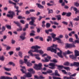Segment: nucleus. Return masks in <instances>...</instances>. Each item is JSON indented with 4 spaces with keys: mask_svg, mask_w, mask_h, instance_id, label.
Segmentation results:
<instances>
[{
    "mask_svg": "<svg viewBox=\"0 0 79 79\" xmlns=\"http://www.w3.org/2000/svg\"><path fill=\"white\" fill-rule=\"evenodd\" d=\"M79 63L77 62H74L73 64H71L70 66H76L77 67H79Z\"/></svg>",
    "mask_w": 79,
    "mask_h": 79,
    "instance_id": "nucleus-11",
    "label": "nucleus"
},
{
    "mask_svg": "<svg viewBox=\"0 0 79 79\" xmlns=\"http://www.w3.org/2000/svg\"><path fill=\"white\" fill-rule=\"evenodd\" d=\"M71 15V12L67 13L66 15L67 16H68V17H69Z\"/></svg>",
    "mask_w": 79,
    "mask_h": 79,
    "instance_id": "nucleus-43",
    "label": "nucleus"
},
{
    "mask_svg": "<svg viewBox=\"0 0 79 79\" xmlns=\"http://www.w3.org/2000/svg\"><path fill=\"white\" fill-rule=\"evenodd\" d=\"M8 13H10V14H7V17L11 18L12 19L13 18V16L15 15V12H14L13 11H10L8 12Z\"/></svg>",
    "mask_w": 79,
    "mask_h": 79,
    "instance_id": "nucleus-5",
    "label": "nucleus"
},
{
    "mask_svg": "<svg viewBox=\"0 0 79 79\" xmlns=\"http://www.w3.org/2000/svg\"><path fill=\"white\" fill-rule=\"evenodd\" d=\"M26 77H32V75L28 72L27 73H26Z\"/></svg>",
    "mask_w": 79,
    "mask_h": 79,
    "instance_id": "nucleus-15",
    "label": "nucleus"
},
{
    "mask_svg": "<svg viewBox=\"0 0 79 79\" xmlns=\"http://www.w3.org/2000/svg\"><path fill=\"white\" fill-rule=\"evenodd\" d=\"M55 76H59V77L60 76V74L58 73V71L57 70L55 71Z\"/></svg>",
    "mask_w": 79,
    "mask_h": 79,
    "instance_id": "nucleus-19",
    "label": "nucleus"
},
{
    "mask_svg": "<svg viewBox=\"0 0 79 79\" xmlns=\"http://www.w3.org/2000/svg\"><path fill=\"white\" fill-rule=\"evenodd\" d=\"M25 14L26 15H29L30 14V11H28V10L26 11L25 12Z\"/></svg>",
    "mask_w": 79,
    "mask_h": 79,
    "instance_id": "nucleus-58",
    "label": "nucleus"
},
{
    "mask_svg": "<svg viewBox=\"0 0 79 79\" xmlns=\"http://www.w3.org/2000/svg\"><path fill=\"white\" fill-rule=\"evenodd\" d=\"M6 79H13L12 77H6Z\"/></svg>",
    "mask_w": 79,
    "mask_h": 79,
    "instance_id": "nucleus-64",
    "label": "nucleus"
},
{
    "mask_svg": "<svg viewBox=\"0 0 79 79\" xmlns=\"http://www.w3.org/2000/svg\"><path fill=\"white\" fill-rule=\"evenodd\" d=\"M26 64H27V66H28L29 67L31 66L32 65V64L30 63V62H27Z\"/></svg>",
    "mask_w": 79,
    "mask_h": 79,
    "instance_id": "nucleus-23",
    "label": "nucleus"
},
{
    "mask_svg": "<svg viewBox=\"0 0 79 79\" xmlns=\"http://www.w3.org/2000/svg\"><path fill=\"white\" fill-rule=\"evenodd\" d=\"M6 77L1 76L0 77V79H6Z\"/></svg>",
    "mask_w": 79,
    "mask_h": 79,
    "instance_id": "nucleus-44",
    "label": "nucleus"
},
{
    "mask_svg": "<svg viewBox=\"0 0 79 79\" xmlns=\"http://www.w3.org/2000/svg\"><path fill=\"white\" fill-rule=\"evenodd\" d=\"M61 71L64 73V74H67V72L66 71V70H62Z\"/></svg>",
    "mask_w": 79,
    "mask_h": 79,
    "instance_id": "nucleus-59",
    "label": "nucleus"
},
{
    "mask_svg": "<svg viewBox=\"0 0 79 79\" xmlns=\"http://www.w3.org/2000/svg\"><path fill=\"white\" fill-rule=\"evenodd\" d=\"M18 55L20 57L23 58V53L22 52H19Z\"/></svg>",
    "mask_w": 79,
    "mask_h": 79,
    "instance_id": "nucleus-28",
    "label": "nucleus"
},
{
    "mask_svg": "<svg viewBox=\"0 0 79 79\" xmlns=\"http://www.w3.org/2000/svg\"><path fill=\"white\" fill-rule=\"evenodd\" d=\"M26 75H24L23 77H21L20 78L21 79H26Z\"/></svg>",
    "mask_w": 79,
    "mask_h": 79,
    "instance_id": "nucleus-46",
    "label": "nucleus"
},
{
    "mask_svg": "<svg viewBox=\"0 0 79 79\" xmlns=\"http://www.w3.org/2000/svg\"><path fill=\"white\" fill-rule=\"evenodd\" d=\"M75 43H77V44H79V40H75Z\"/></svg>",
    "mask_w": 79,
    "mask_h": 79,
    "instance_id": "nucleus-63",
    "label": "nucleus"
},
{
    "mask_svg": "<svg viewBox=\"0 0 79 79\" xmlns=\"http://www.w3.org/2000/svg\"><path fill=\"white\" fill-rule=\"evenodd\" d=\"M57 45L53 44L52 46L48 48L47 50L48 51H51V52H53L54 53H56V50H58L60 52L57 53V55L60 57V58H63V56L62 55V51L60 50V48H57L56 47H57Z\"/></svg>",
    "mask_w": 79,
    "mask_h": 79,
    "instance_id": "nucleus-1",
    "label": "nucleus"
},
{
    "mask_svg": "<svg viewBox=\"0 0 79 79\" xmlns=\"http://www.w3.org/2000/svg\"><path fill=\"white\" fill-rule=\"evenodd\" d=\"M63 37V35H60L57 38H59V39H62Z\"/></svg>",
    "mask_w": 79,
    "mask_h": 79,
    "instance_id": "nucleus-51",
    "label": "nucleus"
},
{
    "mask_svg": "<svg viewBox=\"0 0 79 79\" xmlns=\"http://www.w3.org/2000/svg\"><path fill=\"white\" fill-rule=\"evenodd\" d=\"M75 56L73 55H70L69 57L70 58L74 60V59H76L77 58V56H79V52L77 50H75Z\"/></svg>",
    "mask_w": 79,
    "mask_h": 79,
    "instance_id": "nucleus-3",
    "label": "nucleus"
},
{
    "mask_svg": "<svg viewBox=\"0 0 79 79\" xmlns=\"http://www.w3.org/2000/svg\"><path fill=\"white\" fill-rule=\"evenodd\" d=\"M62 23H63L64 24H65V25H67L68 24L67 22H66L65 21H63L62 22Z\"/></svg>",
    "mask_w": 79,
    "mask_h": 79,
    "instance_id": "nucleus-61",
    "label": "nucleus"
},
{
    "mask_svg": "<svg viewBox=\"0 0 79 79\" xmlns=\"http://www.w3.org/2000/svg\"><path fill=\"white\" fill-rule=\"evenodd\" d=\"M5 31V27L4 26H3L2 27V31L3 32V31Z\"/></svg>",
    "mask_w": 79,
    "mask_h": 79,
    "instance_id": "nucleus-49",
    "label": "nucleus"
},
{
    "mask_svg": "<svg viewBox=\"0 0 79 79\" xmlns=\"http://www.w3.org/2000/svg\"><path fill=\"white\" fill-rule=\"evenodd\" d=\"M58 69L60 71L61 69H63V68H64V67L63 65H58Z\"/></svg>",
    "mask_w": 79,
    "mask_h": 79,
    "instance_id": "nucleus-17",
    "label": "nucleus"
},
{
    "mask_svg": "<svg viewBox=\"0 0 79 79\" xmlns=\"http://www.w3.org/2000/svg\"><path fill=\"white\" fill-rule=\"evenodd\" d=\"M6 27L7 29H11V26L7 25L6 26Z\"/></svg>",
    "mask_w": 79,
    "mask_h": 79,
    "instance_id": "nucleus-36",
    "label": "nucleus"
},
{
    "mask_svg": "<svg viewBox=\"0 0 79 79\" xmlns=\"http://www.w3.org/2000/svg\"><path fill=\"white\" fill-rule=\"evenodd\" d=\"M64 66H69V63L68 62H66L64 64Z\"/></svg>",
    "mask_w": 79,
    "mask_h": 79,
    "instance_id": "nucleus-34",
    "label": "nucleus"
},
{
    "mask_svg": "<svg viewBox=\"0 0 79 79\" xmlns=\"http://www.w3.org/2000/svg\"><path fill=\"white\" fill-rule=\"evenodd\" d=\"M65 39H68V38H69V36H68V35L67 34H65Z\"/></svg>",
    "mask_w": 79,
    "mask_h": 79,
    "instance_id": "nucleus-60",
    "label": "nucleus"
},
{
    "mask_svg": "<svg viewBox=\"0 0 79 79\" xmlns=\"http://www.w3.org/2000/svg\"><path fill=\"white\" fill-rule=\"evenodd\" d=\"M19 28H20V29H19V28L17 29V31H18V32L21 31H22V29H23L22 27L20 26H19Z\"/></svg>",
    "mask_w": 79,
    "mask_h": 79,
    "instance_id": "nucleus-20",
    "label": "nucleus"
},
{
    "mask_svg": "<svg viewBox=\"0 0 79 79\" xmlns=\"http://www.w3.org/2000/svg\"><path fill=\"white\" fill-rule=\"evenodd\" d=\"M34 21H31L29 22V24H30V25H31V26H36V25L35 24H34Z\"/></svg>",
    "mask_w": 79,
    "mask_h": 79,
    "instance_id": "nucleus-16",
    "label": "nucleus"
},
{
    "mask_svg": "<svg viewBox=\"0 0 79 79\" xmlns=\"http://www.w3.org/2000/svg\"><path fill=\"white\" fill-rule=\"evenodd\" d=\"M36 28L37 29V32H38V33H39L40 32V28Z\"/></svg>",
    "mask_w": 79,
    "mask_h": 79,
    "instance_id": "nucleus-45",
    "label": "nucleus"
},
{
    "mask_svg": "<svg viewBox=\"0 0 79 79\" xmlns=\"http://www.w3.org/2000/svg\"><path fill=\"white\" fill-rule=\"evenodd\" d=\"M76 76V73H75L71 75L70 76V77H74Z\"/></svg>",
    "mask_w": 79,
    "mask_h": 79,
    "instance_id": "nucleus-53",
    "label": "nucleus"
},
{
    "mask_svg": "<svg viewBox=\"0 0 79 79\" xmlns=\"http://www.w3.org/2000/svg\"><path fill=\"white\" fill-rule=\"evenodd\" d=\"M56 17L57 18L58 21H60L61 19V16L60 15H56Z\"/></svg>",
    "mask_w": 79,
    "mask_h": 79,
    "instance_id": "nucleus-14",
    "label": "nucleus"
},
{
    "mask_svg": "<svg viewBox=\"0 0 79 79\" xmlns=\"http://www.w3.org/2000/svg\"><path fill=\"white\" fill-rule=\"evenodd\" d=\"M52 35V37L53 38H55V37H56V34H53V33L51 34Z\"/></svg>",
    "mask_w": 79,
    "mask_h": 79,
    "instance_id": "nucleus-47",
    "label": "nucleus"
},
{
    "mask_svg": "<svg viewBox=\"0 0 79 79\" xmlns=\"http://www.w3.org/2000/svg\"><path fill=\"white\" fill-rule=\"evenodd\" d=\"M70 23L71 25V27H73V22L72 21H70Z\"/></svg>",
    "mask_w": 79,
    "mask_h": 79,
    "instance_id": "nucleus-62",
    "label": "nucleus"
},
{
    "mask_svg": "<svg viewBox=\"0 0 79 79\" xmlns=\"http://www.w3.org/2000/svg\"><path fill=\"white\" fill-rule=\"evenodd\" d=\"M48 10V14H50V13H53V11L52 9H49V8L47 9Z\"/></svg>",
    "mask_w": 79,
    "mask_h": 79,
    "instance_id": "nucleus-18",
    "label": "nucleus"
},
{
    "mask_svg": "<svg viewBox=\"0 0 79 79\" xmlns=\"http://www.w3.org/2000/svg\"><path fill=\"white\" fill-rule=\"evenodd\" d=\"M20 22L21 23H22V24H23L25 23V21L24 20H21L20 21Z\"/></svg>",
    "mask_w": 79,
    "mask_h": 79,
    "instance_id": "nucleus-48",
    "label": "nucleus"
},
{
    "mask_svg": "<svg viewBox=\"0 0 79 79\" xmlns=\"http://www.w3.org/2000/svg\"><path fill=\"white\" fill-rule=\"evenodd\" d=\"M74 5L77 6V7H78L79 6V3L77 2H75L74 3Z\"/></svg>",
    "mask_w": 79,
    "mask_h": 79,
    "instance_id": "nucleus-31",
    "label": "nucleus"
},
{
    "mask_svg": "<svg viewBox=\"0 0 79 79\" xmlns=\"http://www.w3.org/2000/svg\"><path fill=\"white\" fill-rule=\"evenodd\" d=\"M67 55L68 54H71V53H73V52H70L69 50H68L66 52Z\"/></svg>",
    "mask_w": 79,
    "mask_h": 79,
    "instance_id": "nucleus-38",
    "label": "nucleus"
},
{
    "mask_svg": "<svg viewBox=\"0 0 79 79\" xmlns=\"http://www.w3.org/2000/svg\"><path fill=\"white\" fill-rule=\"evenodd\" d=\"M24 63H25V64H27V63H28V61H27V59H25L24 58Z\"/></svg>",
    "mask_w": 79,
    "mask_h": 79,
    "instance_id": "nucleus-41",
    "label": "nucleus"
},
{
    "mask_svg": "<svg viewBox=\"0 0 79 79\" xmlns=\"http://www.w3.org/2000/svg\"><path fill=\"white\" fill-rule=\"evenodd\" d=\"M74 36H75L76 39H78V35L77 34H75L74 35Z\"/></svg>",
    "mask_w": 79,
    "mask_h": 79,
    "instance_id": "nucleus-54",
    "label": "nucleus"
},
{
    "mask_svg": "<svg viewBox=\"0 0 79 79\" xmlns=\"http://www.w3.org/2000/svg\"><path fill=\"white\" fill-rule=\"evenodd\" d=\"M32 52H36V53L38 52V49H35L34 51L31 50L28 52V53H29V54H30L31 56H34V55H33V54H32Z\"/></svg>",
    "mask_w": 79,
    "mask_h": 79,
    "instance_id": "nucleus-8",
    "label": "nucleus"
},
{
    "mask_svg": "<svg viewBox=\"0 0 79 79\" xmlns=\"http://www.w3.org/2000/svg\"><path fill=\"white\" fill-rule=\"evenodd\" d=\"M69 42H74L73 41V39L72 38H70L69 40Z\"/></svg>",
    "mask_w": 79,
    "mask_h": 79,
    "instance_id": "nucleus-39",
    "label": "nucleus"
},
{
    "mask_svg": "<svg viewBox=\"0 0 79 79\" xmlns=\"http://www.w3.org/2000/svg\"><path fill=\"white\" fill-rule=\"evenodd\" d=\"M72 47H76V46L73 44H70V48Z\"/></svg>",
    "mask_w": 79,
    "mask_h": 79,
    "instance_id": "nucleus-40",
    "label": "nucleus"
},
{
    "mask_svg": "<svg viewBox=\"0 0 79 79\" xmlns=\"http://www.w3.org/2000/svg\"><path fill=\"white\" fill-rule=\"evenodd\" d=\"M8 53L10 54V56H11L14 53V52H13V51H10Z\"/></svg>",
    "mask_w": 79,
    "mask_h": 79,
    "instance_id": "nucleus-37",
    "label": "nucleus"
},
{
    "mask_svg": "<svg viewBox=\"0 0 79 79\" xmlns=\"http://www.w3.org/2000/svg\"><path fill=\"white\" fill-rule=\"evenodd\" d=\"M49 66H51L49 67V68L51 69H55V66H56L55 64L53 63H50L49 64Z\"/></svg>",
    "mask_w": 79,
    "mask_h": 79,
    "instance_id": "nucleus-7",
    "label": "nucleus"
},
{
    "mask_svg": "<svg viewBox=\"0 0 79 79\" xmlns=\"http://www.w3.org/2000/svg\"><path fill=\"white\" fill-rule=\"evenodd\" d=\"M38 52L37 53H39V52L40 53V55H42V54H44V51H42V50H38Z\"/></svg>",
    "mask_w": 79,
    "mask_h": 79,
    "instance_id": "nucleus-21",
    "label": "nucleus"
},
{
    "mask_svg": "<svg viewBox=\"0 0 79 79\" xmlns=\"http://www.w3.org/2000/svg\"><path fill=\"white\" fill-rule=\"evenodd\" d=\"M31 21H34V20H35V19H36V18L35 17H31Z\"/></svg>",
    "mask_w": 79,
    "mask_h": 79,
    "instance_id": "nucleus-33",
    "label": "nucleus"
},
{
    "mask_svg": "<svg viewBox=\"0 0 79 79\" xmlns=\"http://www.w3.org/2000/svg\"><path fill=\"white\" fill-rule=\"evenodd\" d=\"M19 63L20 64H24V62L23 61V60L22 59H20L19 61Z\"/></svg>",
    "mask_w": 79,
    "mask_h": 79,
    "instance_id": "nucleus-25",
    "label": "nucleus"
},
{
    "mask_svg": "<svg viewBox=\"0 0 79 79\" xmlns=\"http://www.w3.org/2000/svg\"><path fill=\"white\" fill-rule=\"evenodd\" d=\"M53 39V42H55V41H56V40H58V38H54Z\"/></svg>",
    "mask_w": 79,
    "mask_h": 79,
    "instance_id": "nucleus-56",
    "label": "nucleus"
},
{
    "mask_svg": "<svg viewBox=\"0 0 79 79\" xmlns=\"http://www.w3.org/2000/svg\"><path fill=\"white\" fill-rule=\"evenodd\" d=\"M5 70L6 71H10L11 70V69H9L8 68H6L5 67L4 68Z\"/></svg>",
    "mask_w": 79,
    "mask_h": 79,
    "instance_id": "nucleus-32",
    "label": "nucleus"
},
{
    "mask_svg": "<svg viewBox=\"0 0 79 79\" xmlns=\"http://www.w3.org/2000/svg\"><path fill=\"white\" fill-rule=\"evenodd\" d=\"M15 42H16V41H15V40H13V39H12V40H11V43L12 44H15Z\"/></svg>",
    "mask_w": 79,
    "mask_h": 79,
    "instance_id": "nucleus-57",
    "label": "nucleus"
},
{
    "mask_svg": "<svg viewBox=\"0 0 79 79\" xmlns=\"http://www.w3.org/2000/svg\"><path fill=\"white\" fill-rule=\"evenodd\" d=\"M73 21H79V19L76 18H75L73 19Z\"/></svg>",
    "mask_w": 79,
    "mask_h": 79,
    "instance_id": "nucleus-50",
    "label": "nucleus"
},
{
    "mask_svg": "<svg viewBox=\"0 0 79 79\" xmlns=\"http://www.w3.org/2000/svg\"><path fill=\"white\" fill-rule=\"evenodd\" d=\"M0 60H1L2 61H4V60H5V58H4V56H2L0 57Z\"/></svg>",
    "mask_w": 79,
    "mask_h": 79,
    "instance_id": "nucleus-26",
    "label": "nucleus"
},
{
    "mask_svg": "<svg viewBox=\"0 0 79 79\" xmlns=\"http://www.w3.org/2000/svg\"><path fill=\"white\" fill-rule=\"evenodd\" d=\"M14 23L15 24H16L18 26H20V23L18 22V21L16 22L15 21H14Z\"/></svg>",
    "mask_w": 79,
    "mask_h": 79,
    "instance_id": "nucleus-22",
    "label": "nucleus"
},
{
    "mask_svg": "<svg viewBox=\"0 0 79 79\" xmlns=\"http://www.w3.org/2000/svg\"><path fill=\"white\" fill-rule=\"evenodd\" d=\"M53 71H52V70L49 69L48 71H47V73H52Z\"/></svg>",
    "mask_w": 79,
    "mask_h": 79,
    "instance_id": "nucleus-42",
    "label": "nucleus"
},
{
    "mask_svg": "<svg viewBox=\"0 0 79 79\" xmlns=\"http://www.w3.org/2000/svg\"><path fill=\"white\" fill-rule=\"evenodd\" d=\"M9 3H10V4H13V5H14V6L15 8V9H16L17 10H15V11L17 12V15H19V13H21V10H19V6H16V3L12 2L11 0H9Z\"/></svg>",
    "mask_w": 79,
    "mask_h": 79,
    "instance_id": "nucleus-2",
    "label": "nucleus"
},
{
    "mask_svg": "<svg viewBox=\"0 0 79 79\" xmlns=\"http://www.w3.org/2000/svg\"><path fill=\"white\" fill-rule=\"evenodd\" d=\"M33 69H32V68H30V69H28V71H29V72H31L32 71H33Z\"/></svg>",
    "mask_w": 79,
    "mask_h": 79,
    "instance_id": "nucleus-52",
    "label": "nucleus"
},
{
    "mask_svg": "<svg viewBox=\"0 0 79 79\" xmlns=\"http://www.w3.org/2000/svg\"><path fill=\"white\" fill-rule=\"evenodd\" d=\"M48 38L47 39V41H48V42H49L50 40L52 41V37H51L50 36H48Z\"/></svg>",
    "mask_w": 79,
    "mask_h": 79,
    "instance_id": "nucleus-29",
    "label": "nucleus"
},
{
    "mask_svg": "<svg viewBox=\"0 0 79 79\" xmlns=\"http://www.w3.org/2000/svg\"><path fill=\"white\" fill-rule=\"evenodd\" d=\"M26 32H24L23 34H21V35L19 36V38H20V39H21L22 40H24L26 39Z\"/></svg>",
    "mask_w": 79,
    "mask_h": 79,
    "instance_id": "nucleus-6",
    "label": "nucleus"
},
{
    "mask_svg": "<svg viewBox=\"0 0 79 79\" xmlns=\"http://www.w3.org/2000/svg\"><path fill=\"white\" fill-rule=\"evenodd\" d=\"M57 40L58 41H57V42H58V43H60V44H62V43H63V42L61 41V39H60L59 38H58V40Z\"/></svg>",
    "mask_w": 79,
    "mask_h": 79,
    "instance_id": "nucleus-35",
    "label": "nucleus"
},
{
    "mask_svg": "<svg viewBox=\"0 0 79 79\" xmlns=\"http://www.w3.org/2000/svg\"><path fill=\"white\" fill-rule=\"evenodd\" d=\"M51 25V24H50V23H46V27L47 28H49V27H50Z\"/></svg>",
    "mask_w": 79,
    "mask_h": 79,
    "instance_id": "nucleus-30",
    "label": "nucleus"
},
{
    "mask_svg": "<svg viewBox=\"0 0 79 79\" xmlns=\"http://www.w3.org/2000/svg\"><path fill=\"white\" fill-rule=\"evenodd\" d=\"M41 48V47L37 45L35 46H33L31 47V49H35V50H38V49H40Z\"/></svg>",
    "mask_w": 79,
    "mask_h": 79,
    "instance_id": "nucleus-9",
    "label": "nucleus"
},
{
    "mask_svg": "<svg viewBox=\"0 0 79 79\" xmlns=\"http://www.w3.org/2000/svg\"><path fill=\"white\" fill-rule=\"evenodd\" d=\"M18 19H26V18H25V17H22L21 16H18Z\"/></svg>",
    "mask_w": 79,
    "mask_h": 79,
    "instance_id": "nucleus-27",
    "label": "nucleus"
},
{
    "mask_svg": "<svg viewBox=\"0 0 79 79\" xmlns=\"http://www.w3.org/2000/svg\"><path fill=\"white\" fill-rule=\"evenodd\" d=\"M22 68H23L22 69H21V70L23 73H24V74L26 73V68L24 66H23L22 67Z\"/></svg>",
    "mask_w": 79,
    "mask_h": 79,
    "instance_id": "nucleus-13",
    "label": "nucleus"
},
{
    "mask_svg": "<svg viewBox=\"0 0 79 79\" xmlns=\"http://www.w3.org/2000/svg\"><path fill=\"white\" fill-rule=\"evenodd\" d=\"M34 77L35 79H45V77H43V76H42V75H40V77H38L37 75H35L34 76Z\"/></svg>",
    "mask_w": 79,
    "mask_h": 79,
    "instance_id": "nucleus-10",
    "label": "nucleus"
},
{
    "mask_svg": "<svg viewBox=\"0 0 79 79\" xmlns=\"http://www.w3.org/2000/svg\"><path fill=\"white\" fill-rule=\"evenodd\" d=\"M35 66L34 68L36 70H41L42 69V64L41 63H39V64H34Z\"/></svg>",
    "mask_w": 79,
    "mask_h": 79,
    "instance_id": "nucleus-4",
    "label": "nucleus"
},
{
    "mask_svg": "<svg viewBox=\"0 0 79 79\" xmlns=\"http://www.w3.org/2000/svg\"><path fill=\"white\" fill-rule=\"evenodd\" d=\"M44 58L45 60V62H48V61H49V59H47V58H46L45 57Z\"/></svg>",
    "mask_w": 79,
    "mask_h": 79,
    "instance_id": "nucleus-55",
    "label": "nucleus"
},
{
    "mask_svg": "<svg viewBox=\"0 0 79 79\" xmlns=\"http://www.w3.org/2000/svg\"><path fill=\"white\" fill-rule=\"evenodd\" d=\"M66 47L67 48H71V44H69L68 43H67L66 44Z\"/></svg>",
    "mask_w": 79,
    "mask_h": 79,
    "instance_id": "nucleus-24",
    "label": "nucleus"
},
{
    "mask_svg": "<svg viewBox=\"0 0 79 79\" xmlns=\"http://www.w3.org/2000/svg\"><path fill=\"white\" fill-rule=\"evenodd\" d=\"M36 5H37L38 8H40V9H44V6L42 5L40 3H36Z\"/></svg>",
    "mask_w": 79,
    "mask_h": 79,
    "instance_id": "nucleus-12",
    "label": "nucleus"
}]
</instances>
